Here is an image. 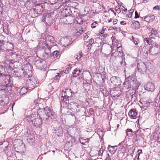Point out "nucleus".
Wrapping results in <instances>:
<instances>
[{
	"instance_id": "f257e3e1",
	"label": "nucleus",
	"mask_w": 160,
	"mask_h": 160,
	"mask_svg": "<svg viewBox=\"0 0 160 160\" xmlns=\"http://www.w3.org/2000/svg\"><path fill=\"white\" fill-rule=\"evenodd\" d=\"M34 114L27 116L26 119L30 124H32L36 128L40 127L42 120L37 111L34 112Z\"/></svg>"
},
{
	"instance_id": "f03ea898",
	"label": "nucleus",
	"mask_w": 160,
	"mask_h": 160,
	"mask_svg": "<svg viewBox=\"0 0 160 160\" xmlns=\"http://www.w3.org/2000/svg\"><path fill=\"white\" fill-rule=\"evenodd\" d=\"M43 38L45 39V42L47 43L48 46L49 44L50 46L52 47L54 46L56 43L54 38L51 36L46 35Z\"/></svg>"
},
{
	"instance_id": "7ed1b4c3",
	"label": "nucleus",
	"mask_w": 160,
	"mask_h": 160,
	"mask_svg": "<svg viewBox=\"0 0 160 160\" xmlns=\"http://www.w3.org/2000/svg\"><path fill=\"white\" fill-rule=\"evenodd\" d=\"M62 97H67L71 99V98L74 95V92L69 89H64L62 90Z\"/></svg>"
},
{
	"instance_id": "20e7f679",
	"label": "nucleus",
	"mask_w": 160,
	"mask_h": 160,
	"mask_svg": "<svg viewBox=\"0 0 160 160\" xmlns=\"http://www.w3.org/2000/svg\"><path fill=\"white\" fill-rule=\"evenodd\" d=\"M44 112L47 116L51 118L52 119H55L57 117L55 113L51 112L48 107H46L44 108Z\"/></svg>"
},
{
	"instance_id": "39448f33",
	"label": "nucleus",
	"mask_w": 160,
	"mask_h": 160,
	"mask_svg": "<svg viewBox=\"0 0 160 160\" xmlns=\"http://www.w3.org/2000/svg\"><path fill=\"white\" fill-rule=\"evenodd\" d=\"M43 38H41L38 46L41 49L44 50H46L47 48L49 49V47L47 43L45 42Z\"/></svg>"
},
{
	"instance_id": "423d86ee",
	"label": "nucleus",
	"mask_w": 160,
	"mask_h": 160,
	"mask_svg": "<svg viewBox=\"0 0 160 160\" xmlns=\"http://www.w3.org/2000/svg\"><path fill=\"white\" fill-rule=\"evenodd\" d=\"M72 39L70 37H68L62 38L61 39V43L64 47L68 46L70 43Z\"/></svg>"
},
{
	"instance_id": "0eeeda50",
	"label": "nucleus",
	"mask_w": 160,
	"mask_h": 160,
	"mask_svg": "<svg viewBox=\"0 0 160 160\" xmlns=\"http://www.w3.org/2000/svg\"><path fill=\"white\" fill-rule=\"evenodd\" d=\"M137 67L138 71L143 73L145 72L146 70V65L143 62H141L138 64Z\"/></svg>"
},
{
	"instance_id": "6e6552de",
	"label": "nucleus",
	"mask_w": 160,
	"mask_h": 160,
	"mask_svg": "<svg viewBox=\"0 0 160 160\" xmlns=\"http://www.w3.org/2000/svg\"><path fill=\"white\" fill-rule=\"evenodd\" d=\"M144 88L146 90L151 92L153 91L155 89L154 83L151 82H148Z\"/></svg>"
},
{
	"instance_id": "1a4fd4ad",
	"label": "nucleus",
	"mask_w": 160,
	"mask_h": 160,
	"mask_svg": "<svg viewBox=\"0 0 160 160\" xmlns=\"http://www.w3.org/2000/svg\"><path fill=\"white\" fill-rule=\"evenodd\" d=\"M128 115L132 119H135L137 118V112L135 109H131L128 112Z\"/></svg>"
},
{
	"instance_id": "9d476101",
	"label": "nucleus",
	"mask_w": 160,
	"mask_h": 160,
	"mask_svg": "<svg viewBox=\"0 0 160 160\" xmlns=\"http://www.w3.org/2000/svg\"><path fill=\"white\" fill-rule=\"evenodd\" d=\"M141 18L142 19L144 20V21L147 22H151L154 19V16L152 15H148Z\"/></svg>"
},
{
	"instance_id": "9b49d317",
	"label": "nucleus",
	"mask_w": 160,
	"mask_h": 160,
	"mask_svg": "<svg viewBox=\"0 0 160 160\" xmlns=\"http://www.w3.org/2000/svg\"><path fill=\"white\" fill-rule=\"evenodd\" d=\"M119 78H118L116 77H112L110 78V81L114 85H117L118 83V80Z\"/></svg>"
},
{
	"instance_id": "f8f14e48",
	"label": "nucleus",
	"mask_w": 160,
	"mask_h": 160,
	"mask_svg": "<svg viewBox=\"0 0 160 160\" xmlns=\"http://www.w3.org/2000/svg\"><path fill=\"white\" fill-rule=\"evenodd\" d=\"M116 147V146H112L109 145L108 148V150L112 154H114L116 150V149L115 148Z\"/></svg>"
},
{
	"instance_id": "ddd939ff",
	"label": "nucleus",
	"mask_w": 160,
	"mask_h": 160,
	"mask_svg": "<svg viewBox=\"0 0 160 160\" xmlns=\"http://www.w3.org/2000/svg\"><path fill=\"white\" fill-rule=\"evenodd\" d=\"M81 70L78 68H76L74 69L72 72L73 77H76L79 75L81 73Z\"/></svg>"
},
{
	"instance_id": "4468645a",
	"label": "nucleus",
	"mask_w": 160,
	"mask_h": 160,
	"mask_svg": "<svg viewBox=\"0 0 160 160\" xmlns=\"http://www.w3.org/2000/svg\"><path fill=\"white\" fill-rule=\"evenodd\" d=\"M33 82L30 79L27 81L26 84L28 88H31L34 86V84L33 83Z\"/></svg>"
},
{
	"instance_id": "2eb2a0df",
	"label": "nucleus",
	"mask_w": 160,
	"mask_h": 160,
	"mask_svg": "<svg viewBox=\"0 0 160 160\" xmlns=\"http://www.w3.org/2000/svg\"><path fill=\"white\" fill-rule=\"evenodd\" d=\"M42 61L41 62L39 65H37V66L38 68L40 70L42 69L44 67V61L42 59Z\"/></svg>"
},
{
	"instance_id": "dca6fc26",
	"label": "nucleus",
	"mask_w": 160,
	"mask_h": 160,
	"mask_svg": "<svg viewBox=\"0 0 160 160\" xmlns=\"http://www.w3.org/2000/svg\"><path fill=\"white\" fill-rule=\"evenodd\" d=\"M27 89L25 87L21 88L20 91V94L21 95H23L27 92Z\"/></svg>"
},
{
	"instance_id": "f3484780",
	"label": "nucleus",
	"mask_w": 160,
	"mask_h": 160,
	"mask_svg": "<svg viewBox=\"0 0 160 160\" xmlns=\"http://www.w3.org/2000/svg\"><path fill=\"white\" fill-rule=\"evenodd\" d=\"M50 2V4L52 5H55V7H58V8H60L61 6V4H60L57 2H55V1H52V2H51L48 1Z\"/></svg>"
},
{
	"instance_id": "a211bd4d",
	"label": "nucleus",
	"mask_w": 160,
	"mask_h": 160,
	"mask_svg": "<svg viewBox=\"0 0 160 160\" xmlns=\"http://www.w3.org/2000/svg\"><path fill=\"white\" fill-rule=\"evenodd\" d=\"M132 23L135 26L136 28L138 29L139 28L140 24L138 21H132Z\"/></svg>"
},
{
	"instance_id": "6ab92c4d",
	"label": "nucleus",
	"mask_w": 160,
	"mask_h": 160,
	"mask_svg": "<svg viewBox=\"0 0 160 160\" xmlns=\"http://www.w3.org/2000/svg\"><path fill=\"white\" fill-rule=\"evenodd\" d=\"M6 46L7 47V49L8 50H12V49L13 48V45L11 43H7V44H6Z\"/></svg>"
},
{
	"instance_id": "aec40b11",
	"label": "nucleus",
	"mask_w": 160,
	"mask_h": 160,
	"mask_svg": "<svg viewBox=\"0 0 160 160\" xmlns=\"http://www.w3.org/2000/svg\"><path fill=\"white\" fill-rule=\"evenodd\" d=\"M131 40L133 42L135 45H137L139 42L138 39L137 38H135L134 37L132 36Z\"/></svg>"
},
{
	"instance_id": "412c9836",
	"label": "nucleus",
	"mask_w": 160,
	"mask_h": 160,
	"mask_svg": "<svg viewBox=\"0 0 160 160\" xmlns=\"http://www.w3.org/2000/svg\"><path fill=\"white\" fill-rule=\"evenodd\" d=\"M61 99L62 101L63 102H65L66 103H69V101L70 99L68 98L67 97H62V95Z\"/></svg>"
},
{
	"instance_id": "4be33fe9",
	"label": "nucleus",
	"mask_w": 160,
	"mask_h": 160,
	"mask_svg": "<svg viewBox=\"0 0 160 160\" xmlns=\"http://www.w3.org/2000/svg\"><path fill=\"white\" fill-rule=\"evenodd\" d=\"M82 56V52H79V53H77L76 54L75 56V58H76V59H77L78 61L80 59Z\"/></svg>"
},
{
	"instance_id": "5701e85b",
	"label": "nucleus",
	"mask_w": 160,
	"mask_h": 160,
	"mask_svg": "<svg viewBox=\"0 0 160 160\" xmlns=\"http://www.w3.org/2000/svg\"><path fill=\"white\" fill-rule=\"evenodd\" d=\"M132 132V130L131 129H128L126 130V133L127 135L128 136H130L131 135V133Z\"/></svg>"
},
{
	"instance_id": "b1692460",
	"label": "nucleus",
	"mask_w": 160,
	"mask_h": 160,
	"mask_svg": "<svg viewBox=\"0 0 160 160\" xmlns=\"http://www.w3.org/2000/svg\"><path fill=\"white\" fill-rule=\"evenodd\" d=\"M98 25V24L97 22H94L92 23L91 25V27L92 28H95Z\"/></svg>"
},
{
	"instance_id": "393cba45",
	"label": "nucleus",
	"mask_w": 160,
	"mask_h": 160,
	"mask_svg": "<svg viewBox=\"0 0 160 160\" xmlns=\"http://www.w3.org/2000/svg\"><path fill=\"white\" fill-rule=\"evenodd\" d=\"M59 52L57 51H54L53 52V56L54 57H57L59 55Z\"/></svg>"
},
{
	"instance_id": "a878e982",
	"label": "nucleus",
	"mask_w": 160,
	"mask_h": 160,
	"mask_svg": "<svg viewBox=\"0 0 160 160\" xmlns=\"http://www.w3.org/2000/svg\"><path fill=\"white\" fill-rule=\"evenodd\" d=\"M148 35L149 37L151 38H155V37L156 36V35H155V34H153L152 33H149Z\"/></svg>"
},
{
	"instance_id": "bb28decb",
	"label": "nucleus",
	"mask_w": 160,
	"mask_h": 160,
	"mask_svg": "<svg viewBox=\"0 0 160 160\" xmlns=\"http://www.w3.org/2000/svg\"><path fill=\"white\" fill-rule=\"evenodd\" d=\"M42 59H39L37 60L36 61L35 63V64L36 66V67L37 66V65H39V64H40L41 62L42 61Z\"/></svg>"
},
{
	"instance_id": "cd10ccee",
	"label": "nucleus",
	"mask_w": 160,
	"mask_h": 160,
	"mask_svg": "<svg viewBox=\"0 0 160 160\" xmlns=\"http://www.w3.org/2000/svg\"><path fill=\"white\" fill-rule=\"evenodd\" d=\"M115 10H116V11L118 13H120L121 12V11L120 9V8L119 6H118L116 7L115 8Z\"/></svg>"
},
{
	"instance_id": "c85d7f7f",
	"label": "nucleus",
	"mask_w": 160,
	"mask_h": 160,
	"mask_svg": "<svg viewBox=\"0 0 160 160\" xmlns=\"http://www.w3.org/2000/svg\"><path fill=\"white\" fill-rule=\"evenodd\" d=\"M144 40L149 45L151 44V42H149V38H145L144 39Z\"/></svg>"
},
{
	"instance_id": "c756f323",
	"label": "nucleus",
	"mask_w": 160,
	"mask_h": 160,
	"mask_svg": "<svg viewBox=\"0 0 160 160\" xmlns=\"http://www.w3.org/2000/svg\"><path fill=\"white\" fill-rule=\"evenodd\" d=\"M153 9L154 11L155 10H159L160 8L157 5V6L154 7L153 8Z\"/></svg>"
},
{
	"instance_id": "7c9ffc66",
	"label": "nucleus",
	"mask_w": 160,
	"mask_h": 160,
	"mask_svg": "<svg viewBox=\"0 0 160 160\" xmlns=\"http://www.w3.org/2000/svg\"><path fill=\"white\" fill-rule=\"evenodd\" d=\"M150 33H152L153 34H155V35L157 36V32L155 30H154L153 29H152V30L151 31V32Z\"/></svg>"
},
{
	"instance_id": "2f4dec72",
	"label": "nucleus",
	"mask_w": 160,
	"mask_h": 160,
	"mask_svg": "<svg viewBox=\"0 0 160 160\" xmlns=\"http://www.w3.org/2000/svg\"><path fill=\"white\" fill-rule=\"evenodd\" d=\"M72 104H73V105H74V106L76 107H75V108H79V105L78 104H77V103L72 102V103H71L70 105H72Z\"/></svg>"
},
{
	"instance_id": "473e14b6",
	"label": "nucleus",
	"mask_w": 160,
	"mask_h": 160,
	"mask_svg": "<svg viewBox=\"0 0 160 160\" xmlns=\"http://www.w3.org/2000/svg\"><path fill=\"white\" fill-rule=\"evenodd\" d=\"M84 32V30H82H82L79 29V31H78V32L79 33V34H81L83 33Z\"/></svg>"
},
{
	"instance_id": "72a5a7b5",
	"label": "nucleus",
	"mask_w": 160,
	"mask_h": 160,
	"mask_svg": "<svg viewBox=\"0 0 160 160\" xmlns=\"http://www.w3.org/2000/svg\"><path fill=\"white\" fill-rule=\"evenodd\" d=\"M89 43H91V44H92L94 43V40L93 39H91L89 41Z\"/></svg>"
},
{
	"instance_id": "f704fd0d",
	"label": "nucleus",
	"mask_w": 160,
	"mask_h": 160,
	"mask_svg": "<svg viewBox=\"0 0 160 160\" xmlns=\"http://www.w3.org/2000/svg\"><path fill=\"white\" fill-rule=\"evenodd\" d=\"M112 40V43H113L114 42L115 43L116 42L115 40L116 38L115 37H112L111 38Z\"/></svg>"
},
{
	"instance_id": "c9c22d12",
	"label": "nucleus",
	"mask_w": 160,
	"mask_h": 160,
	"mask_svg": "<svg viewBox=\"0 0 160 160\" xmlns=\"http://www.w3.org/2000/svg\"><path fill=\"white\" fill-rule=\"evenodd\" d=\"M139 17V16L138 14V12L137 11H136L135 12V18H136Z\"/></svg>"
},
{
	"instance_id": "e433bc0d",
	"label": "nucleus",
	"mask_w": 160,
	"mask_h": 160,
	"mask_svg": "<svg viewBox=\"0 0 160 160\" xmlns=\"http://www.w3.org/2000/svg\"><path fill=\"white\" fill-rule=\"evenodd\" d=\"M92 44H91V43H89L88 44L87 46V47H88V49H91L92 47Z\"/></svg>"
},
{
	"instance_id": "4c0bfd02",
	"label": "nucleus",
	"mask_w": 160,
	"mask_h": 160,
	"mask_svg": "<svg viewBox=\"0 0 160 160\" xmlns=\"http://www.w3.org/2000/svg\"><path fill=\"white\" fill-rule=\"evenodd\" d=\"M120 24L122 25H125L126 24V22L125 21H121L120 22Z\"/></svg>"
},
{
	"instance_id": "58836bf2",
	"label": "nucleus",
	"mask_w": 160,
	"mask_h": 160,
	"mask_svg": "<svg viewBox=\"0 0 160 160\" xmlns=\"http://www.w3.org/2000/svg\"><path fill=\"white\" fill-rule=\"evenodd\" d=\"M121 8L122 9L124 12H126L127 11V9H126L124 7H123V6H122L121 7Z\"/></svg>"
},
{
	"instance_id": "ea45409f",
	"label": "nucleus",
	"mask_w": 160,
	"mask_h": 160,
	"mask_svg": "<svg viewBox=\"0 0 160 160\" xmlns=\"http://www.w3.org/2000/svg\"><path fill=\"white\" fill-rule=\"evenodd\" d=\"M118 20L117 19H115L113 21V23L114 25L116 24L117 23Z\"/></svg>"
},
{
	"instance_id": "a19ab883",
	"label": "nucleus",
	"mask_w": 160,
	"mask_h": 160,
	"mask_svg": "<svg viewBox=\"0 0 160 160\" xmlns=\"http://www.w3.org/2000/svg\"><path fill=\"white\" fill-rule=\"evenodd\" d=\"M138 156L139 157V154L140 153H142V150H138Z\"/></svg>"
},
{
	"instance_id": "79ce46f5",
	"label": "nucleus",
	"mask_w": 160,
	"mask_h": 160,
	"mask_svg": "<svg viewBox=\"0 0 160 160\" xmlns=\"http://www.w3.org/2000/svg\"><path fill=\"white\" fill-rule=\"evenodd\" d=\"M59 130L60 132L59 134L58 135V136H60L63 133V131L61 129H59L58 130Z\"/></svg>"
},
{
	"instance_id": "37998d69",
	"label": "nucleus",
	"mask_w": 160,
	"mask_h": 160,
	"mask_svg": "<svg viewBox=\"0 0 160 160\" xmlns=\"http://www.w3.org/2000/svg\"><path fill=\"white\" fill-rule=\"evenodd\" d=\"M60 77V73H58L57 75L56 76L55 78L57 79H58Z\"/></svg>"
},
{
	"instance_id": "c03bdc74",
	"label": "nucleus",
	"mask_w": 160,
	"mask_h": 160,
	"mask_svg": "<svg viewBox=\"0 0 160 160\" xmlns=\"http://www.w3.org/2000/svg\"><path fill=\"white\" fill-rule=\"evenodd\" d=\"M121 50V46H119L117 47V50ZM119 52L120 53H121L120 51H119Z\"/></svg>"
},
{
	"instance_id": "a18cd8bd",
	"label": "nucleus",
	"mask_w": 160,
	"mask_h": 160,
	"mask_svg": "<svg viewBox=\"0 0 160 160\" xmlns=\"http://www.w3.org/2000/svg\"><path fill=\"white\" fill-rule=\"evenodd\" d=\"M118 2V5H119L120 7H121L122 6V3L121 2H120L119 1Z\"/></svg>"
},
{
	"instance_id": "49530a36",
	"label": "nucleus",
	"mask_w": 160,
	"mask_h": 160,
	"mask_svg": "<svg viewBox=\"0 0 160 160\" xmlns=\"http://www.w3.org/2000/svg\"><path fill=\"white\" fill-rule=\"evenodd\" d=\"M89 112H90L91 113H93L94 111L92 108H90L89 109Z\"/></svg>"
},
{
	"instance_id": "de8ad7c7",
	"label": "nucleus",
	"mask_w": 160,
	"mask_h": 160,
	"mask_svg": "<svg viewBox=\"0 0 160 160\" xmlns=\"http://www.w3.org/2000/svg\"><path fill=\"white\" fill-rule=\"evenodd\" d=\"M87 75L88 77L89 78H90V74L89 72H87Z\"/></svg>"
},
{
	"instance_id": "09e8293b",
	"label": "nucleus",
	"mask_w": 160,
	"mask_h": 160,
	"mask_svg": "<svg viewBox=\"0 0 160 160\" xmlns=\"http://www.w3.org/2000/svg\"><path fill=\"white\" fill-rule=\"evenodd\" d=\"M133 11H133V9H130L129 11V13H130L131 14L133 12Z\"/></svg>"
},
{
	"instance_id": "8fccbe9b",
	"label": "nucleus",
	"mask_w": 160,
	"mask_h": 160,
	"mask_svg": "<svg viewBox=\"0 0 160 160\" xmlns=\"http://www.w3.org/2000/svg\"><path fill=\"white\" fill-rule=\"evenodd\" d=\"M26 133L25 134L27 135V136H28V135L30 134L29 131H27L26 132V133Z\"/></svg>"
},
{
	"instance_id": "3c124183",
	"label": "nucleus",
	"mask_w": 160,
	"mask_h": 160,
	"mask_svg": "<svg viewBox=\"0 0 160 160\" xmlns=\"http://www.w3.org/2000/svg\"><path fill=\"white\" fill-rule=\"evenodd\" d=\"M159 109L158 110V112L159 113V114L160 115V105H159Z\"/></svg>"
},
{
	"instance_id": "603ef678",
	"label": "nucleus",
	"mask_w": 160,
	"mask_h": 160,
	"mask_svg": "<svg viewBox=\"0 0 160 160\" xmlns=\"http://www.w3.org/2000/svg\"><path fill=\"white\" fill-rule=\"evenodd\" d=\"M112 19L110 18V19L108 20V22H112Z\"/></svg>"
},
{
	"instance_id": "864d4df0",
	"label": "nucleus",
	"mask_w": 160,
	"mask_h": 160,
	"mask_svg": "<svg viewBox=\"0 0 160 160\" xmlns=\"http://www.w3.org/2000/svg\"><path fill=\"white\" fill-rule=\"evenodd\" d=\"M2 45V43L0 41V50L1 49V45Z\"/></svg>"
},
{
	"instance_id": "5fc2aeb1",
	"label": "nucleus",
	"mask_w": 160,
	"mask_h": 160,
	"mask_svg": "<svg viewBox=\"0 0 160 160\" xmlns=\"http://www.w3.org/2000/svg\"><path fill=\"white\" fill-rule=\"evenodd\" d=\"M38 6L41 8H42V5L41 4H38Z\"/></svg>"
},
{
	"instance_id": "6e6d98bb",
	"label": "nucleus",
	"mask_w": 160,
	"mask_h": 160,
	"mask_svg": "<svg viewBox=\"0 0 160 160\" xmlns=\"http://www.w3.org/2000/svg\"><path fill=\"white\" fill-rule=\"evenodd\" d=\"M122 63H123V62L122 61L120 62V64L121 65H122Z\"/></svg>"
},
{
	"instance_id": "4d7b16f0",
	"label": "nucleus",
	"mask_w": 160,
	"mask_h": 160,
	"mask_svg": "<svg viewBox=\"0 0 160 160\" xmlns=\"http://www.w3.org/2000/svg\"><path fill=\"white\" fill-rule=\"evenodd\" d=\"M119 124H118L117 126V127L118 128L119 127Z\"/></svg>"
},
{
	"instance_id": "13d9d810",
	"label": "nucleus",
	"mask_w": 160,
	"mask_h": 160,
	"mask_svg": "<svg viewBox=\"0 0 160 160\" xmlns=\"http://www.w3.org/2000/svg\"><path fill=\"white\" fill-rule=\"evenodd\" d=\"M81 22H82V21H81V22H78V23H79V24H81Z\"/></svg>"
},
{
	"instance_id": "bf43d9fd",
	"label": "nucleus",
	"mask_w": 160,
	"mask_h": 160,
	"mask_svg": "<svg viewBox=\"0 0 160 160\" xmlns=\"http://www.w3.org/2000/svg\"><path fill=\"white\" fill-rule=\"evenodd\" d=\"M147 105H148L149 104V102H147Z\"/></svg>"
},
{
	"instance_id": "052dcab7",
	"label": "nucleus",
	"mask_w": 160,
	"mask_h": 160,
	"mask_svg": "<svg viewBox=\"0 0 160 160\" xmlns=\"http://www.w3.org/2000/svg\"><path fill=\"white\" fill-rule=\"evenodd\" d=\"M113 52V51H111V52H112V54H111V56H112V54H113V52Z\"/></svg>"
},
{
	"instance_id": "680f3d73",
	"label": "nucleus",
	"mask_w": 160,
	"mask_h": 160,
	"mask_svg": "<svg viewBox=\"0 0 160 160\" xmlns=\"http://www.w3.org/2000/svg\"><path fill=\"white\" fill-rule=\"evenodd\" d=\"M81 144L83 145H84V144L83 142H81Z\"/></svg>"
},
{
	"instance_id": "e2e57ef3",
	"label": "nucleus",
	"mask_w": 160,
	"mask_h": 160,
	"mask_svg": "<svg viewBox=\"0 0 160 160\" xmlns=\"http://www.w3.org/2000/svg\"><path fill=\"white\" fill-rule=\"evenodd\" d=\"M1 75H2V73H0V75L1 76Z\"/></svg>"
},
{
	"instance_id": "0e129e2a",
	"label": "nucleus",
	"mask_w": 160,
	"mask_h": 160,
	"mask_svg": "<svg viewBox=\"0 0 160 160\" xmlns=\"http://www.w3.org/2000/svg\"><path fill=\"white\" fill-rule=\"evenodd\" d=\"M114 13L115 15H116V13L115 12H114Z\"/></svg>"
},
{
	"instance_id": "69168bd1",
	"label": "nucleus",
	"mask_w": 160,
	"mask_h": 160,
	"mask_svg": "<svg viewBox=\"0 0 160 160\" xmlns=\"http://www.w3.org/2000/svg\"><path fill=\"white\" fill-rule=\"evenodd\" d=\"M126 83V82H124V84H125V83Z\"/></svg>"
}]
</instances>
